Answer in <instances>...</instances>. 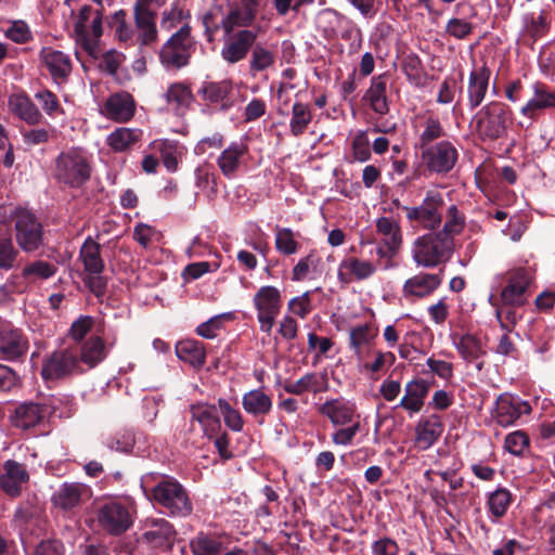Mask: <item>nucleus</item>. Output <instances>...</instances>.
I'll list each match as a JSON object with an SVG mask.
<instances>
[{
  "instance_id": "1",
  "label": "nucleus",
  "mask_w": 555,
  "mask_h": 555,
  "mask_svg": "<svg viewBox=\"0 0 555 555\" xmlns=\"http://www.w3.org/2000/svg\"><path fill=\"white\" fill-rule=\"evenodd\" d=\"M509 115L506 104L492 101L475 114L472 124L482 141H494L505 135Z\"/></svg>"
},
{
  "instance_id": "2",
  "label": "nucleus",
  "mask_w": 555,
  "mask_h": 555,
  "mask_svg": "<svg viewBox=\"0 0 555 555\" xmlns=\"http://www.w3.org/2000/svg\"><path fill=\"white\" fill-rule=\"evenodd\" d=\"M74 35L77 44L92 57H98L99 42L103 35L102 13L89 5L82 7L78 12Z\"/></svg>"
},
{
  "instance_id": "3",
  "label": "nucleus",
  "mask_w": 555,
  "mask_h": 555,
  "mask_svg": "<svg viewBox=\"0 0 555 555\" xmlns=\"http://www.w3.org/2000/svg\"><path fill=\"white\" fill-rule=\"evenodd\" d=\"M79 260L83 264L86 273L83 278L85 285L96 296L104 295L107 280L103 275L104 260L101 255V245L92 237H87L79 250Z\"/></svg>"
},
{
  "instance_id": "4",
  "label": "nucleus",
  "mask_w": 555,
  "mask_h": 555,
  "mask_svg": "<svg viewBox=\"0 0 555 555\" xmlns=\"http://www.w3.org/2000/svg\"><path fill=\"white\" fill-rule=\"evenodd\" d=\"M453 253V240L442 234H426L413 248V259L418 266L434 268L448 261Z\"/></svg>"
},
{
  "instance_id": "5",
  "label": "nucleus",
  "mask_w": 555,
  "mask_h": 555,
  "mask_svg": "<svg viewBox=\"0 0 555 555\" xmlns=\"http://www.w3.org/2000/svg\"><path fill=\"white\" fill-rule=\"evenodd\" d=\"M191 26L184 23L164 43L159 52L163 65L170 68H181L189 64L190 57L196 48V42L191 35Z\"/></svg>"
},
{
  "instance_id": "6",
  "label": "nucleus",
  "mask_w": 555,
  "mask_h": 555,
  "mask_svg": "<svg viewBox=\"0 0 555 555\" xmlns=\"http://www.w3.org/2000/svg\"><path fill=\"white\" fill-rule=\"evenodd\" d=\"M91 168L87 158L77 150L61 153L55 159L53 177L69 186H80L90 178Z\"/></svg>"
},
{
  "instance_id": "7",
  "label": "nucleus",
  "mask_w": 555,
  "mask_h": 555,
  "mask_svg": "<svg viewBox=\"0 0 555 555\" xmlns=\"http://www.w3.org/2000/svg\"><path fill=\"white\" fill-rule=\"evenodd\" d=\"M82 372L83 369L78 365L77 350L66 346L47 357L42 364L41 376L46 380H57Z\"/></svg>"
},
{
  "instance_id": "8",
  "label": "nucleus",
  "mask_w": 555,
  "mask_h": 555,
  "mask_svg": "<svg viewBox=\"0 0 555 555\" xmlns=\"http://www.w3.org/2000/svg\"><path fill=\"white\" fill-rule=\"evenodd\" d=\"M154 500L168 508L172 515H189L192 504L183 487L175 479L158 482L153 489Z\"/></svg>"
},
{
  "instance_id": "9",
  "label": "nucleus",
  "mask_w": 555,
  "mask_h": 555,
  "mask_svg": "<svg viewBox=\"0 0 555 555\" xmlns=\"http://www.w3.org/2000/svg\"><path fill=\"white\" fill-rule=\"evenodd\" d=\"M98 526L111 535L125 533L133 524L127 506L118 502H107L96 508Z\"/></svg>"
},
{
  "instance_id": "10",
  "label": "nucleus",
  "mask_w": 555,
  "mask_h": 555,
  "mask_svg": "<svg viewBox=\"0 0 555 555\" xmlns=\"http://www.w3.org/2000/svg\"><path fill=\"white\" fill-rule=\"evenodd\" d=\"M260 331L270 334L282 307L281 292L274 286H262L254 296Z\"/></svg>"
},
{
  "instance_id": "11",
  "label": "nucleus",
  "mask_w": 555,
  "mask_h": 555,
  "mask_svg": "<svg viewBox=\"0 0 555 555\" xmlns=\"http://www.w3.org/2000/svg\"><path fill=\"white\" fill-rule=\"evenodd\" d=\"M422 159L429 171L448 173L459 159V151L452 142L440 141L422 150Z\"/></svg>"
},
{
  "instance_id": "12",
  "label": "nucleus",
  "mask_w": 555,
  "mask_h": 555,
  "mask_svg": "<svg viewBox=\"0 0 555 555\" xmlns=\"http://www.w3.org/2000/svg\"><path fill=\"white\" fill-rule=\"evenodd\" d=\"M15 237L18 246L33 253L42 244V227L29 210H18L15 216Z\"/></svg>"
},
{
  "instance_id": "13",
  "label": "nucleus",
  "mask_w": 555,
  "mask_h": 555,
  "mask_svg": "<svg viewBox=\"0 0 555 555\" xmlns=\"http://www.w3.org/2000/svg\"><path fill=\"white\" fill-rule=\"evenodd\" d=\"M258 34L251 29H240L225 35L221 49V57L229 64H235L246 59L253 49Z\"/></svg>"
},
{
  "instance_id": "14",
  "label": "nucleus",
  "mask_w": 555,
  "mask_h": 555,
  "mask_svg": "<svg viewBox=\"0 0 555 555\" xmlns=\"http://www.w3.org/2000/svg\"><path fill=\"white\" fill-rule=\"evenodd\" d=\"M531 274L525 268H517L506 274V285L501 292V301L507 305L524 306L527 300Z\"/></svg>"
},
{
  "instance_id": "15",
  "label": "nucleus",
  "mask_w": 555,
  "mask_h": 555,
  "mask_svg": "<svg viewBox=\"0 0 555 555\" xmlns=\"http://www.w3.org/2000/svg\"><path fill=\"white\" fill-rule=\"evenodd\" d=\"M29 482V474L26 466L14 460H8L2 465L0 474V489L11 498H17L22 494L24 488Z\"/></svg>"
},
{
  "instance_id": "16",
  "label": "nucleus",
  "mask_w": 555,
  "mask_h": 555,
  "mask_svg": "<svg viewBox=\"0 0 555 555\" xmlns=\"http://www.w3.org/2000/svg\"><path fill=\"white\" fill-rule=\"evenodd\" d=\"M92 495L89 486L82 482H64L52 495V503L62 511H72L85 502Z\"/></svg>"
},
{
  "instance_id": "17",
  "label": "nucleus",
  "mask_w": 555,
  "mask_h": 555,
  "mask_svg": "<svg viewBox=\"0 0 555 555\" xmlns=\"http://www.w3.org/2000/svg\"><path fill=\"white\" fill-rule=\"evenodd\" d=\"M146 1H137L133 8L137 40L142 46H152L158 39L156 13L147 8Z\"/></svg>"
},
{
  "instance_id": "18",
  "label": "nucleus",
  "mask_w": 555,
  "mask_h": 555,
  "mask_svg": "<svg viewBox=\"0 0 555 555\" xmlns=\"http://www.w3.org/2000/svg\"><path fill=\"white\" fill-rule=\"evenodd\" d=\"M531 406L527 401L509 395H501L495 402L493 417L503 427L513 425L521 415L529 414Z\"/></svg>"
},
{
  "instance_id": "19",
  "label": "nucleus",
  "mask_w": 555,
  "mask_h": 555,
  "mask_svg": "<svg viewBox=\"0 0 555 555\" xmlns=\"http://www.w3.org/2000/svg\"><path fill=\"white\" fill-rule=\"evenodd\" d=\"M101 112L111 120L126 122L134 116L135 102L129 92H117L106 99Z\"/></svg>"
},
{
  "instance_id": "20",
  "label": "nucleus",
  "mask_w": 555,
  "mask_h": 555,
  "mask_svg": "<svg viewBox=\"0 0 555 555\" xmlns=\"http://www.w3.org/2000/svg\"><path fill=\"white\" fill-rule=\"evenodd\" d=\"M376 270L372 261L349 256L339 263L337 278L339 282L350 284L370 279Z\"/></svg>"
},
{
  "instance_id": "21",
  "label": "nucleus",
  "mask_w": 555,
  "mask_h": 555,
  "mask_svg": "<svg viewBox=\"0 0 555 555\" xmlns=\"http://www.w3.org/2000/svg\"><path fill=\"white\" fill-rule=\"evenodd\" d=\"M257 0H243L241 5L230 10L223 17L221 27L224 35L236 33L235 29L251 26L257 15Z\"/></svg>"
},
{
  "instance_id": "22",
  "label": "nucleus",
  "mask_w": 555,
  "mask_h": 555,
  "mask_svg": "<svg viewBox=\"0 0 555 555\" xmlns=\"http://www.w3.org/2000/svg\"><path fill=\"white\" fill-rule=\"evenodd\" d=\"M531 91V96L520 109L524 116L534 119L541 112L555 108V90L543 82L537 81L532 83Z\"/></svg>"
},
{
  "instance_id": "23",
  "label": "nucleus",
  "mask_w": 555,
  "mask_h": 555,
  "mask_svg": "<svg viewBox=\"0 0 555 555\" xmlns=\"http://www.w3.org/2000/svg\"><path fill=\"white\" fill-rule=\"evenodd\" d=\"M319 413L326 416L333 425L343 426L354 423L356 405L345 398H334L326 400L318 409Z\"/></svg>"
},
{
  "instance_id": "24",
  "label": "nucleus",
  "mask_w": 555,
  "mask_h": 555,
  "mask_svg": "<svg viewBox=\"0 0 555 555\" xmlns=\"http://www.w3.org/2000/svg\"><path fill=\"white\" fill-rule=\"evenodd\" d=\"M41 65L49 72L54 81L65 80L72 72L70 57L62 51L44 47L40 51Z\"/></svg>"
},
{
  "instance_id": "25",
  "label": "nucleus",
  "mask_w": 555,
  "mask_h": 555,
  "mask_svg": "<svg viewBox=\"0 0 555 555\" xmlns=\"http://www.w3.org/2000/svg\"><path fill=\"white\" fill-rule=\"evenodd\" d=\"M442 283L440 274L420 273L408 279L402 286L405 298H425L431 295Z\"/></svg>"
},
{
  "instance_id": "26",
  "label": "nucleus",
  "mask_w": 555,
  "mask_h": 555,
  "mask_svg": "<svg viewBox=\"0 0 555 555\" xmlns=\"http://www.w3.org/2000/svg\"><path fill=\"white\" fill-rule=\"evenodd\" d=\"M491 70L486 62L480 66H476L469 74L467 85V100L472 109L478 107L485 100Z\"/></svg>"
},
{
  "instance_id": "27",
  "label": "nucleus",
  "mask_w": 555,
  "mask_h": 555,
  "mask_svg": "<svg viewBox=\"0 0 555 555\" xmlns=\"http://www.w3.org/2000/svg\"><path fill=\"white\" fill-rule=\"evenodd\" d=\"M430 385L427 380L415 378L410 380L404 387V395L398 406L405 410L410 415L420 413L429 392Z\"/></svg>"
},
{
  "instance_id": "28",
  "label": "nucleus",
  "mask_w": 555,
  "mask_h": 555,
  "mask_svg": "<svg viewBox=\"0 0 555 555\" xmlns=\"http://www.w3.org/2000/svg\"><path fill=\"white\" fill-rule=\"evenodd\" d=\"M28 349V340L16 328H3L0 331V359L16 360Z\"/></svg>"
},
{
  "instance_id": "29",
  "label": "nucleus",
  "mask_w": 555,
  "mask_h": 555,
  "mask_svg": "<svg viewBox=\"0 0 555 555\" xmlns=\"http://www.w3.org/2000/svg\"><path fill=\"white\" fill-rule=\"evenodd\" d=\"M70 347L77 350L79 366L83 364L88 369H93L106 358L105 343L98 335L90 336L83 343Z\"/></svg>"
},
{
  "instance_id": "30",
  "label": "nucleus",
  "mask_w": 555,
  "mask_h": 555,
  "mask_svg": "<svg viewBox=\"0 0 555 555\" xmlns=\"http://www.w3.org/2000/svg\"><path fill=\"white\" fill-rule=\"evenodd\" d=\"M175 534L176 531L169 521L163 518L152 519L146 522L142 540L152 547H170Z\"/></svg>"
},
{
  "instance_id": "31",
  "label": "nucleus",
  "mask_w": 555,
  "mask_h": 555,
  "mask_svg": "<svg viewBox=\"0 0 555 555\" xmlns=\"http://www.w3.org/2000/svg\"><path fill=\"white\" fill-rule=\"evenodd\" d=\"M284 390L289 395L302 396L306 392H324L328 390V380L325 375L307 373L297 380H286Z\"/></svg>"
},
{
  "instance_id": "32",
  "label": "nucleus",
  "mask_w": 555,
  "mask_h": 555,
  "mask_svg": "<svg viewBox=\"0 0 555 555\" xmlns=\"http://www.w3.org/2000/svg\"><path fill=\"white\" fill-rule=\"evenodd\" d=\"M387 82L388 78L385 74L374 76L363 98L370 107L379 115H386L389 112Z\"/></svg>"
},
{
  "instance_id": "33",
  "label": "nucleus",
  "mask_w": 555,
  "mask_h": 555,
  "mask_svg": "<svg viewBox=\"0 0 555 555\" xmlns=\"http://www.w3.org/2000/svg\"><path fill=\"white\" fill-rule=\"evenodd\" d=\"M415 443L421 450L429 449L442 435L443 423L439 415L422 418L415 428Z\"/></svg>"
},
{
  "instance_id": "34",
  "label": "nucleus",
  "mask_w": 555,
  "mask_h": 555,
  "mask_svg": "<svg viewBox=\"0 0 555 555\" xmlns=\"http://www.w3.org/2000/svg\"><path fill=\"white\" fill-rule=\"evenodd\" d=\"M9 107L28 125H38L42 120V114L26 94H12L9 98Z\"/></svg>"
},
{
  "instance_id": "35",
  "label": "nucleus",
  "mask_w": 555,
  "mask_h": 555,
  "mask_svg": "<svg viewBox=\"0 0 555 555\" xmlns=\"http://www.w3.org/2000/svg\"><path fill=\"white\" fill-rule=\"evenodd\" d=\"M246 153L247 146L242 143H232L222 151L217 159V164L225 178H234L235 173L240 169L241 159Z\"/></svg>"
},
{
  "instance_id": "36",
  "label": "nucleus",
  "mask_w": 555,
  "mask_h": 555,
  "mask_svg": "<svg viewBox=\"0 0 555 555\" xmlns=\"http://www.w3.org/2000/svg\"><path fill=\"white\" fill-rule=\"evenodd\" d=\"M418 145L424 150L429 144L444 135L440 119L433 114H425L418 118Z\"/></svg>"
},
{
  "instance_id": "37",
  "label": "nucleus",
  "mask_w": 555,
  "mask_h": 555,
  "mask_svg": "<svg viewBox=\"0 0 555 555\" xmlns=\"http://www.w3.org/2000/svg\"><path fill=\"white\" fill-rule=\"evenodd\" d=\"M43 412L42 406L37 403H23L15 409L12 423L22 429L35 427L42 421Z\"/></svg>"
},
{
  "instance_id": "38",
  "label": "nucleus",
  "mask_w": 555,
  "mask_h": 555,
  "mask_svg": "<svg viewBox=\"0 0 555 555\" xmlns=\"http://www.w3.org/2000/svg\"><path fill=\"white\" fill-rule=\"evenodd\" d=\"M167 104L178 114H183L194 101L189 86L182 82H175L165 93Z\"/></svg>"
},
{
  "instance_id": "39",
  "label": "nucleus",
  "mask_w": 555,
  "mask_h": 555,
  "mask_svg": "<svg viewBox=\"0 0 555 555\" xmlns=\"http://www.w3.org/2000/svg\"><path fill=\"white\" fill-rule=\"evenodd\" d=\"M177 357L190 363L194 367H201L205 363L206 353L204 345L194 339H183L176 345Z\"/></svg>"
},
{
  "instance_id": "40",
  "label": "nucleus",
  "mask_w": 555,
  "mask_h": 555,
  "mask_svg": "<svg viewBox=\"0 0 555 555\" xmlns=\"http://www.w3.org/2000/svg\"><path fill=\"white\" fill-rule=\"evenodd\" d=\"M242 405L253 416H263L270 413L272 400L263 390L254 389L243 396Z\"/></svg>"
},
{
  "instance_id": "41",
  "label": "nucleus",
  "mask_w": 555,
  "mask_h": 555,
  "mask_svg": "<svg viewBox=\"0 0 555 555\" xmlns=\"http://www.w3.org/2000/svg\"><path fill=\"white\" fill-rule=\"evenodd\" d=\"M192 418L197 421L206 435H212L220 427L217 408L211 404H195L191 406Z\"/></svg>"
},
{
  "instance_id": "42",
  "label": "nucleus",
  "mask_w": 555,
  "mask_h": 555,
  "mask_svg": "<svg viewBox=\"0 0 555 555\" xmlns=\"http://www.w3.org/2000/svg\"><path fill=\"white\" fill-rule=\"evenodd\" d=\"M276 54L273 49H270L263 44H254L250 59H249V72L253 75L264 72L275 65Z\"/></svg>"
},
{
  "instance_id": "43",
  "label": "nucleus",
  "mask_w": 555,
  "mask_h": 555,
  "mask_svg": "<svg viewBox=\"0 0 555 555\" xmlns=\"http://www.w3.org/2000/svg\"><path fill=\"white\" fill-rule=\"evenodd\" d=\"M377 335V330L374 328L371 324H360L353 326L349 332V347L353 350L354 354L358 359L361 358L362 348L366 345H370L375 336Z\"/></svg>"
},
{
  "instance_id": "44",
  "label": "nucleus",
  "mask_w": 555,
  "mask_h": 555,
  "mask_svg": "<svg viewBox=\"0 0 555 555\" xmlns=\"http://www.w3.org/2000/svg\"><path fill=\"white\" fill-rule=\"evenodd\" d=\"M141 130L118 128L107 137V144L116 152H122L135 144L141 138Z\"/></svg>"
},
{
  "instance_id": "45",
  "label": "nucleus",
  "mask_w": 555,
  "mask_h": 555,
  "mask_svg": "<svg viewBox=\"0 0 555 555\" xmlns=\"http://www.w3.org/2000/svg\"><path fill=\"white\" fill-rule=\"evenodd\" d=\"M312 120V112L308 104L296 102L292 107L289 131L294 137L301 135Z\"/></svg>"
},
{
  "instance_id": "46",
  "label": "nucleus",
  "mask_w": 555,
  "mask_h": 555,
  "mask_svg": "<svg viewBox=\"0 0 555 555\" xmlns=\"http://www.w3.org/2000/svg\"><path fill=\"white\" fill-rule=\"evenodd\" d=\"M160 153L164 166L168 171L175 172L178 169L179 162L183 156V147L178 142L163 140L156 143Z\"/></svg>"
},
{
  "instance_id": "47",
  "label": "nucleus",
  "mask_w": 555,
  "mask_h": 555,
  "mask_svg": "<svg viewBox=\"0 0 555 555\" xmlns=\"http://www.w3.org/2000/svg\"><path fill=\"white\" fill-rule=\"evenodd\" d=\"M21 253L13 244L12 237L0 236V271H11L20 267Z\"/></svg>"
},
{
  "instance_id": "48",
  "label": "nucleus",
  "mask_w": 555,
  "mask_h": 555,
  "mask_svg": "<svg viewBox=\"0 0 555 555\" xmlns=\"http://www.w3.org/2000/svg\"><path fill=\"white\" fill-rule=\"evenodd\" d=\"M24 275L30 284H35L38 281L48 280L55 275L57 267L46 260H35L28 262L24 267Z\"/></svg>"
},
{
  "instance_id": "49",
  "label": "nucleus",
  "mask_w": 555,
  "mask_h": 555,
  "mask_svg": "<svg viewBox=\"0 0 555 555\" xmlns=\"http://www.w3.org/2000/svg\"><path fill=\"white\" fill-rule=\"evenodd\" d=\"M454 345L466 361H475L485 354L480 340L470 334L461 336Z\"/></svg>"
},
{
  "instance_id": "50",
  "label": "nucleus",
  "mask_w": 555,
  "mask_h": 555,
  "mask_svg": "<svg viewBox=\"0 0 555 555\" xmlns=\"http://www.w3.org/2000/svg\"><path fill=\"white\" fill-rule=\"evenodd\" d=\"M190 546L194 555H217L222 550L219 539L204 533L197 534Z\"/></svg>"
},
{
  "instance_id": "51",
  "label": "nucleus",
  "mask_w": 555,
  "mask_h": 555,
  "mask_svg": "<svg viewBox=\"0 0 555 555\" xmlns=\"http://www.w3.org/2000/svg\"><path fill=\"white\" fill-rule=\"evenodd\" d=\"M521 307L501 301L495 312L501 328L511 332L517 325L518 321L522 318V313L519 310Z\"/></svg>"
},
{
  "instance_id": "52",
  "label": "nucleus",
  "mask_w": 555,
  "mask_h": 555,
  "mask_svg": "<svg viewBox=\"0 0 555 555\" xmlns=\"http://www.w3.org/2000/svg\"><path fill=\"white\" fill-rule=\"evenodd\" d=\"M94 322L93 317L80 315L72 323L67 332V337L73 341L72 346H77L87 340L86 337L93 328Z\"/></svg>"
},
{
  "instance_id": "53",
  "label": "nucleus",
  "mask_w": 555,
  "mask_h": 555,
  "mask_svg": "<svg viewBox=\"0 0 555 555\" xmlns=\"http://www.w3.org/2000/svg\"><path fill=\"white\" fill-rule=\"evenodd\" d=\"M408 218L423 229H435L443 220L439 210H408Z\"/></svg>"
},
{
  "instance_id": "54",
  "label": "nucleus",
  "mask_w": 555,
  "mask_h": 555,
  "mask_svg": "<svg viewBox=\"0 0 555 555\" xmlns=\"http://www.w3.org/2000/svg\"><path fill=\"white\" fill-rule=\"evenodd\" d=\"M275 247L284 255H293L298 250L299 244L296 242L291 229L276 227Z\"/></svg>"
},
{
  "instance_id": "55",
  "label": "nucleus",
  "mask_w": 555,
  "mask_h": 555,
  "mask_svg": "<svg viewBox=\"0 0 555 555\" xmlns=\"http://www.w3.org/2000/svg\"><path fill=\"white\" fill-rule=\"evenodd\" d=\"M35 99L47 115L54 117L56 115L64 114L59 98L52 91L42 89L35 93Z\"/></svg>"
},
{
  "instance_id": "56",
  "label": "nucleus",
  "mask_w": 555,
  "mask_h": 555,
  "mask_svg": "<svg viewBox=\"0 0 555 555\" xmlns=\"http://www.w3.org/2000/svg\"><path fill=\"white\" fill-rule=\"evenodd\" d=\"M529 444L528 435L522 430H516L506 436L504 448L511 454L520 456L529 449Z\"/></svg>"
},
{
  "instance_id": "57",
  "label": "nucleus",
  "mask_w": 555,
  "mask_h": 555,
  "mask_svg": "<svg viewBox=\"0 0 555 555\" xmlns=\"http://www.w3.org/2000/svg\"><path fill=\"white\" fill-rule=\"evenodd\" d=\"M451 195L452 192L446 188H434L427 192L424 204L426 208H438L440 206L456 208L455 204L452 203Z\"/></svg>"
},
{
  "instance_id": "58",
  "label": "nucleus",
  "mask_w": 555,
  "mask_h": 555,
  "mask_svg": "<svg viewBox=\"0 0 555 555\" xmlns=\"http://www.w3.org/2000/svg\"><path fill=\"white\" fill-rule=\"evenodd\" d=\"M443 219V229L438 234L453 240V235L461 233L464 229L465 218L460 210H447V215Z\"/></svg>"
},
{
  "instance_id": "59",
  "label": "nucleus",
  "mask_w": 555,
  "mask_h": 555,
  "mask_svg": "<svg viewBox=\"0 0 555 555\" xmlns=\"http://www.w3.org/2000/svg\"><path fill=\"white\" fill-rule=\"evenodd\" d=\"M511 503V493L505 489H498L492 492L488 500L491 514L495 517H502Z\"/></svg>"
},
{
  "instance_id": "60",
  "label": "nucleus",
  "mask_w": 555,
  "mask_h": 555,
  "mask_svg": "<svg viewBox=\"0 0 555 555\" xmlns=\"http://www.w3.org/2000/svg\"><path fill=\"white\" fill-rule=\"evenodd\" d=\"M108 26L121 41H126L130 39L132 36V29L127 24L126 12L122 10L115 12L111 16L108 21Z\"/></svg>"
},
{
  "instance_id": "61",
  "label": "nucleus",
  "mask_w": 555,
  "mask_h": 555,
  "mask_svg": "<svg viewBox=\"0 0 555 555\" xmlns=\"http://www.w3.org/2000/svg\"><path fill=\"white\" fill-rule=\"evenodd\" d=\"M218 404L227 426L234 431H241L244 425L241 412L233 409L225 400L220 399Z\"/></svg>"
},
{
  "instance_id": "62",
  "label": "nucleus",
  "mask_w": 555,
  "mask_h": 555,
  "mask_svg": "<svg viewBox=\"0 0 555 555\" xmlns=\"http://www.w3.org/2000/svg\"><path fill=\"white\" fill-rule=\"evenodd\" d=\"M374 360L372 362H367L363 364V370L371 374H378L380 373L385 366H391L395 361L396 357L390 351H380L376 350L374 351Z\"/></svg>"
},
{
  "instance_id": "63",
  "label": "nucleus",
  "mask_w": 555,
  "mask_h": 555,
  "mask_svg": "<svg viewBox=\"0 0 555 555\" xmlns=\"http://www.w3.org/2000/svg\"><path fill=\"white\" fill-rule=\"evenodd\" d=\"M474 26L463 18H450L446 25V33L459 40L466 39L473 33Z\"/></svg>"
},
{
  "instance_id": "64",
  "label": "nucleus",
  "mask_w": 555,
  "mask_h": 555,
  "mask_svg": "<svg viewBox=\"0 0 555 555\" xmlns=\"http://www.w3.org/2000/svg\"><path fill=\"white\" fill-rule=\"evenodd\" d=\"M133 238L144 248L160 238V233L146 223H139L133 230Z\"/></svg>"
}]
</instances>
